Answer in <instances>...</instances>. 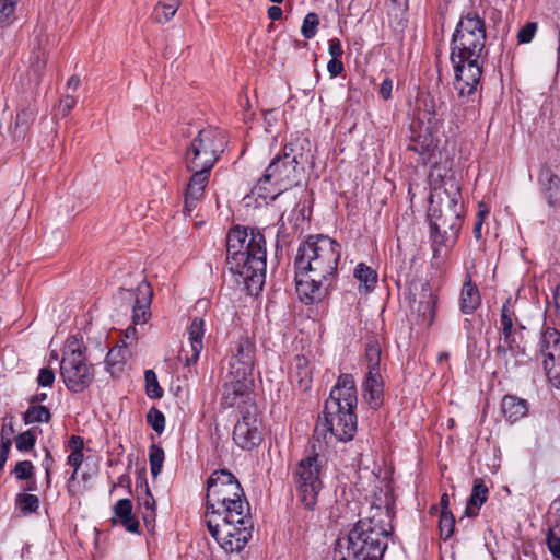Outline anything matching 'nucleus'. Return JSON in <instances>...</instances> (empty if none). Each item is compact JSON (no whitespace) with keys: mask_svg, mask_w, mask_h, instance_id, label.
Instances as JSON below:
<instances>
[{"mask_svg":"<svg viewBox=\"0 0 560 560\" xmlns=\"http://www.w3.org/2000/svg\"><path fill=\"white\" fill-rule=\"evenodd\" d=\"M13 474L18 480H30L34 476V466L31 460L18 462Z\"/></svg>","mask_w":560,"mask_h":560,"instance_id":"44","label":"nucleus"},{"mask_svg":"<svg viewBox=\"0 0 560 560\" xmlns=\"http://www.w3.org/2000/svg\"><path fill=\"white\" fill-rule=\"evenodd\" d=\"M36 118V110L31 107L21 109L14 121V137L24 138L31 124Z\"/></svg>","mask_w":560,"mask_h":560,"instance_id":"29","label":"nucleus"},{"mask_svg":"<svg viewBox=\"0 0 560 560\" xmlns=\"http://www.w3.org/2000/svg\"><path fill=\"white\" fill-rule=\"evenodd\" d=\"M381 355L382 350L378 340L375 338L370 339L365 345V360L369 368L368 372H381Z\"/></svg>","mask_w":560,"mask_h":560,"instance_id":"31","label":"nucleus"},{"mask_svg":"<svg viewBox=\"0 0 560 560\" xmlns=\"http://www.w3.org/2000/svg\"><path fill=\"white\" fill-rule=\"evenodd\" d=\"M36 443V435L33 429L20 433L15 439L16 448L21 452L33 450Z\"/></svg>","mask_w":560,"mask_h":560,"instance_id":"41","label":"nucleus"},{"mask_svg":"<svg viewBox=\"0 0 560 560\" xmlns=\"http://www.w3.org/2000/svg\"><path fill=\"white\" fill-rule=\"evenodd\" d=\"M340 252V244L326 235H310L299 245L295 289L302 303H318L327 295L337 275Z\"/></svg>","mask_w":560,"mask_h":560,"instance_id":"2","label":"nucleus"},{"mask_svg":"<svg viewBox=\"0 0 560 560\" xmlns=\"http://www.w3.org/2000/svg\"><path fill=\"white\" fill-rule=\"evenodd\" d=\"M69 446L71 447V452H82L84 443L83 439L79 435H72L69 440Z\"/></svg>","mask_w":560,"mask_h":560,"instance_id":"58","label":"nucleus"},{"mask_svg":"<svg viewBox=\"0 0 560 560\" xmlns=\"http://www.w3.org/2000/svg\"><path fill=\"white\" fill-rule=\"evenodd\" d=\"M249 503L237 478L228 469L207 480L205 523L226 552L241 551L252 538Z\"/></svg>","mask_w":560,"mask_h":560,"instance_id":"1","label":"nucleus"},{"mask_svg":"<svg viewBox=\"0 0 560 560\" xmlns=\"http://www.w3.org/2000/svg\"><path fill=\"white\" fill-rule=\"evenodd\" d=\"M136 332H137V330H136L135 326H129L125 331L124 342L127 343V340H129V339L136 340L137 339Z\"/></svg>","mask_w":560,"mask_h":560,"instance_id":"62","label":"nucleus"},{"mask_svg":"<svg viewBox=\"0 0 560 560\" xmlns=\"http://www.w3.org/2000/svg\"><path fill=\"white\" fill-rule=\"evenodd\" d=\"M422 128L423 132L417 136H411L410 141L407 144L408 150L419 154L429 153L435 148L433 132H435L438 129H428V127L421 126V129Z\"/></svg>","mask_w":560,"mask_h":560,"instance_id":"27","label":"nucleus"},{"mask_svg":"<svg viewBox=\"0 0 560 560\" xmlns=\"http://www.w3.org/2000/svg\"><path fill=\"white\" fill-rule=\"evenodd\" d=\"M114 517L112 523H119L124 528L132 534L140 533V523L132 514V502L129 499H120L114 505Z\"/></svg>","mask_w":560,"mask_h":560,"instance_id":"22","label":"nucleus"},{"mask_svg":"<svg viewBox=\"0 0 560 560\" xmlns=\"http://www.w3.org/2000/svg\"><path fill=\"white\" fill-rule=\"evenodd\" d=\"M393 81L389 78H385L380 86V95L383 100L387 101L392 97Z\"/></svg>","mask_w":560,"mask_h":560,"instance_id":"54","label":"nucleus"},{"mask_svg":"<svg viewBox=\"0 0 560 560\" xmlns=\"http://www.w3.org/2000/svg\"><path fill=\"white\" fill-rule=\"evenodd\" d=\"M83 460V452H71L68 456L67 463L73 467V469L79 470Z\"/></svg>","mask_w":560,"mask_h":560,"instance_id":"56","label":"nucleus"},{"mask_svg":"<svg viewBox=\"0 0 560 560\" xmlns=\"http://www.w3.org/2000/svg\"><path fill=\"white\" fill-rule=\"evenodd\" d=\"M46 399H47V394L46 393H39V394L33 395L30 398V402L31 404H39V402L45 401Z\"/></svg>","mask_w":560,"mask_h":560,"instance_id":"63","label":"nucleus"},{"mask_svg":"<svg viewBox=\"0 0 560 560\" xmlns=\"http://www.w3.org/2000/svg\"><path fill=\"white\" fill-rule=\"evenodd\" d=\"M205 322L200 317H195L188 327L189 348H183L178 353V360L183 361L186 366L195 364L203 349Z\"/></svg>","mask_w":560,"mask_h":560,"instance_id":"18","label":"nucleus"},{"mask_svg":"<svg viewBox=\"0 0 560 560\" xmlns=\"http://www.w3.org/2000/svg\"><path fill=\"white\" fill-rule=\"evenodd\" d=\"M464 215L460 188L455 182L448 188L438 190L430 197L429 220L434 256L443 248L452 247L458 237Z\"/></svg>","mask_w":560,"mask_h":560,"instance_id":"6","label":"nucleus"},{"mask_svg":"<svg viewBox=\"0 0 560 560\" xmlns=\"http://www.w3.org/2000/svg\"><path fill=\"white\" fill-rule=\"evenodd\" d=\"M75 104H77V100L74 98V96L67 95L66 97H63L60 101V105H59V108H60L62 115L63 116L69 115V113L71 112V109L74 107Z\"/></svg>","mask_w":560,"mask_h":560,"instance_id":"53","label":"nucleus"},{"mask_svg":"<svg viewBox=\"0 0 560 560\" xmlns=\"http://www.w3.org/2000/svg\"><path fill=\"white\" fill-rule=\"evenodd\" d=\"M266 240L257 230L232 228L226 235V265L236 282L252 295L262 290L266 279Z\"/></svg>","mask_w":560,"mask_h":560,"instance_id":"3","label":"nucleus"},{"mask_svg":"<svg viewBox=\"0 0 560 560\" xmlns=\"http://www.w3.org/2000/svg\"><path fill=\"white\" fill-rule=\"evenodd\" d=\"M522 329L524 326L518 323L514 311L510 306V300H508L501 307L500 312V340L495 347V357L498 360L508 364L510 355H515L521 352V341L523 339Z\"/></svg>","mask_w":560,"mask_h":560,"instance_id":"13","label":"nucleus"},{"mask_svg":"<svg viewBox=\"0 0 560 560\" xmlns=\"http://www.w3.org/2000/svg\"><path fill=\"white\" fill-rule=\"evenodd\" d=\"M295 368L298 369V377L300 386L304 389L308 388L311 383V372L307 369V359L303 355L295 357Z\"/></svg>","mask_w":560,"mask_h":560,"instance_id":"38","label":"nucleus"},{"mask_svg":"<svg viewBox=\"0 0 560 560\" xmlns=\"http://www.w3.org/2000/svg\"><path fill=\"white\" fill-rule=\"evenodd\" d=\"M187 171L192 174L187 184L185 194H188V196L194 198L201 199L203 197L205 188L209 182L211 170L197 167V170Z\"/></svg>","mask_w":560,"mask_h":560,"instance_id":"26","label":"nucleus"},{"mask_svg":"<svg viewBox=\"0 0 560 560\" xmlns=\"http://www.w3.org/2000/svg\"><path fill=\"white\" fill-rule=\"evenodd\" d=\"M440 504H441V508H442L441 513H452V512L448 510L450 499H448L447 493H443V494H442V497H441V501H440Z\"/></svg>","mask_w":560,"mask_h":560,"instance_id":"61","label":"nucleus"},{"mask_svg":"<svg viewBox=\"0 0 560 560\" xmlns=\"http://www.w3.org/2000/svg\"><path fill=\"white\" fill-rule=\"evenodd\" d=\"M547 523L548 529L560 530V499H556L550 504Z\"/></svg>","mask_w":560,"mask_h":560,"instance_id":"46","label":"nucleus"},{"mask_svg":"<svg viewBox=\"0 0 560 560\" xmlns=\"http://www.w3.org/2000/svg\"><path fill=\"white\" fill-rule=\"evenodd\" d=\"M60 374L66 387L73 393H81L94 380V366L86 362L82 346L78 340L68 342L60 362Z\"/></svg>","mask_w":560,"mask_h":560,"instance_id":"10","label":"nucleus"},{"mask_svg":"<svg viewBox=\"0 0 560 560\" xmlns=\"http://www.w3.org/2000/svg\"><path fill=\"white\" fill-rule=\"evenodd\" d=\"M145 392L149 398L160 399L163 396V389L159 384L158 376L153 370L144 372Z\"/></svg>","mask_w":560,"mask_h":560,"instance_id":"37","label":"nucleus"},{"mask_svg":"<svg viewBox=\"0 0 560 560\" xmlns=\"http://www.w3.org/2000/svg\"><path fill=\"white\" fill-rule=\"evenodd\" d=\"M24 422L26 424L34 422H49L51 419V413L49 409L42 405H34L28 407V409L24 412Z\"/></svg>","mask_w":560,"mask_h":560,"instance_id":"35","label":"nucleus"},{"mask_svg":"<svg viewBox=\"0 0 560 560\" xmlns=\"http://www.w3.org/2000/svg\"><path fill=\"white\" fill-rule=\"evenodd\" d=\"M224 144L222 131L211 128L199 130L185 152L187 170H212L220 153L223 152Z\"/></svg>","mask_w":560,"mask_h":560,"instance_id":"11","label":"nucleus"},{"mask_svg":"<svg viewBox=\"0 0 560 560\" xmlns=\"http://www.w3.org/2000/svg\"><path fill=\"white\" fill-rule=\"evenodd\" d=\"M501 411L509 422L514 423L527 415L528 402L518 396L505 395L501 402Z\"/></svg>","mask_w":560,"mask_h":560,"instance_id":"23","label":"nucleus"},{"mask_svg":"<svg viewBox=\"0 0 560 560\" xmlns=\"http://www.w3.org/2000/svg\"><path fill=\"white\" fill-rule=\"evenodd\" d=\"M5 425H2L1 430V445H0V470L4 468V465L9 458L12 441L9 436L4 435Z\"/></svg>","mask_w":560,"mask_h":560,"instance_id":"47","label":"nucleus"},{"mask_svg":"<svg viewBox=\"0 0 560 560\" xmlns=\"http://www.w3.org/2000/svg\"><path fill=\"white\" fill-rule=\"evenodd\" d=\"M120 292L135 296L132 322L135 325H143L148 322L151 313L150 305L152 302L153 291L149 282L142 280L136 288V291L120 289Z\"/></svg>","mask_w":560,"mask_h":560,"instance_id":"17","label":"nucleus"},{"mask_svg":"<svg viewBox=\"0 0 560 560\" xmlns=\"http://www.w3.org/2000/svg\"><path fill=\"white\" fill-rule=\"evenodd\" d=\"M357 405L354 378L351 374H341L325 401L324 419L319 418L313 438L318 441L328 436L341 442L352 440L357 432Z\"/></svg>","mask_w":560,"mask_h":560,"instance_id":"4","label":"nucleus"},{"mask_svg":"<svg viewBox=\"0 0 560 560\" xmlns=\"http://www.w3.org/2000/svg\"><path fill=\"white\" fill-rule=\"evenodd\" d=\"M327 69L331 77H337L341 74V72L345 70V67L339 58H331L327 63Z\"/></svg>","mask_w":560,"mask_h":560,"instance_id":"52","label":"nucleus"},{"mask_svg":"<svg viewBox=\"0 0 560 560\" xmlns=\"http://www.w3.org/2000/svg\"><path fill=\"white\" fill-rule=\"evenodd\" d=\"M553 301L557 311L560 313V285L556 288L555 294H553Z\"/></svg>","mask_w":560,"mask_h":560,"instance_id":"64","label":"nucleus"},{"mask_svg":"<svg viewBox=\"0 0 560 560\" xmlns=\"http://www.w3.org/2000/svg\"><path fill=\"white\" fill-rule=\"evenodd\" d=\"M389 24L393 30L402 32L407 26V10L398 9V11H388Z\"/></svg>","mask_w":560,"mask_h":560,"instance_id":"43","label":"nucleus"},{"mask_svg":"<svg viewBox=\"0 0 560 560\" xmlns=\"http://www.w3.org/2000/svg\"><path fill=\"white\" fill-rule=\"evenodd\" d=\"M445 106L442 102L436 104L432 95H427L422 100V106L419 107L418 121L420 126H425L428 129H439L444 120Z\"/></svg>","mask_w":560,"mask_h":560,"instance_id":"20","label":"nucleus"},{"mask_svg":"<svg viewBox=\"0 0 560 560\" xmlns=\"http://www.w3.org/2000/svg\"><path fill=\"white\" fill-rule=\"evenodd\" d=\"M19 0H0V24L7 23L15 11Z\"/></svg>","mask_w":560,"mask_h":560,"instance_id":"48","label":"nucleus"},{"mask_svg":"<svg viewBox=\"0 0 560 560\" xmlns=\"http://www.w3.org/2000/svg\"><path fill=\"white\" fill-rule=\"evenodd\" d=\"M256 346L249 338H242L237 341L235 353L230 362V374L243 380L253 375L255 364Z\"/></svg>","mask_w":560,"mask_h":560,"instance_id":"16","label":"nucleus"},{"mask_svg":"<svg viewBox=\"0 0 560 560\" xmlns=\"http://www.w3.org/2000/svg\"><path fill=\"white\" fill-rule=\"evenodd\" d=\"M55 372L50 368H42L37 376V383L42 387H51L55 382Z\"/></svg>","mask_w":560,"mask_h":560,"instance_id":"51","label":"nucleus"},{"mask_svg":"<svg viewBox=\"0 0 560 560\" xmlns=\"http://www.w3.org/2000/svg\"><path fill=\"white\" fill-rule=\"evenodd\" d=\"M537 183L539 190L549 207H558L560 205V177L545 165L539 171Z\"/></svg>","mask_w":560,"mask_h":560,"instance_id":"19","label":"nucleus"},{"mask_svg":"<svg viewBox=\"0 0 560 560\" xmlns=\"http://www.w3.org/2000/svg\"><path fill=\"white\" fill-rule=\"evenodd\" d=\"M481 298L478 288L468 278L462 288L460 292V311L464 314H471L480 305Z\"/></svg>","mask_w":560,"mask_h":560,"instance_id":"25","label":"nucleus"},{"mask_svg":"<svg viewBox=\"0 0 560 560\" xmlns=\"http://www.w3.org/2000/svg\"><path fill=\"white\" fill-rule=\"evenodd\" d=\"M328 51L331 58H340L343 54L341 42L338 38H331L329 40Z\"/></svg>","mask_w":560,"mask_h":560,"instance_id":"55","label":"nucleus"},{"mask_svg":"<svg viewBox=\"0 0 560 560\" xmlns=\"http://www.w3.org/2000/svg\"><path fill=\"white\" fill-rule=\"evenodd\" d=\"M318 24H319L318 15L316 13H314V12H310L304 18V21H303V24H302V27H301L302 35L305 38H307V39L313 38L316 35V33H317Z\"/></svg>","mask_w":560,"mask_h":560,"instance_id":"39","label":"nucleus"},{"mask_svg":"<svg viewBox=\"0 0 560 560\" xmlns=\"http://www.w3.org/2000/svg\"><path fill=\"white\" fill-rule=\"evenodd\" d=\"M440 535L446 540L448 539L455 529V517L452 513H441L439 522Z\"/></svg>","mask_w":560,"mask_h":560,"instance_id":"42","label":"nucleus"},{"mask_svg":"<svg viewBox=\"0 0 560 560\" xmlns=\"http://www.w3.org/2000/svg\"><path fill=\"white\" fill-rule=\"evenodd\" d=\"M139 505L142 509V520L147 527L153 526L155 521V500L149 489V486L145 485L144 497L138 494Z\"/></svg>","mask_w":560,"mask_h":560,"instance_id":"28","label":"nucleus"},{"mask_svg":"<svg viewBox=\"0 0 560 560\" xmlns=\"http://www.w3.org/2000/svg\"><path fill=\"white\" fill-rule=\"evenodd\" d=\"M489 490L481 478L474 480L471 494L467 501L465 515L468 517H476L480 508L488 499Z\"/></svg>","mask_w":560,"mask_h":560,"instance_id":"24","label":"nucleus"},{"mask_svg":"<svg viewBox=\"0 0 560 560\" xmlns=\"http://www.w3.org/2000/svg\"><path fill=\"white\" fill-rule=\"evenodd\" d=\"M15 504L24 515L33 514L37 513L39 509V499L35 494L19 493L15 498Z\"/></svg>","mask_w":560,"mask_h":560,"instance_id":"34","label":"nucleus"},{"mask_svg":"<svg viewBox=\"0 0 560 560\" xmlns=\"http://www.w3.org/2000/svg\"><path fill=\"white\" fill-rule=\"evenodd\" d=\"M362 395L371 409L377 410L384 402V382L381 372H368L362 384Z\"/></svg>","mask_w":560,"mask_h":560,"instance_id":"21","label":"nucleus"},{"mask_svg":"<svg viewBox=\"0 0 560 560\" xmlns=\"http://www.w3.org/2000/svg\"><path fill=\"white\" fill-rule=\"evenodd\" d=\"M486 44L485 21L476 12L463 15L452 37L451 61L479 59Z\"/></svg>","mask_w":560,"mask_h":560,"instance_id":"8","label":"nucleus"},{"mask_svg":"<svg viewBox=\"0 0 560 560\" xmlns=\"http://www.w3.org/2000/svg\"><path fill=\"white\" fill-rule=\"evenodd\" d=\"M546 544L552 557L560 560V530L548 529Z\"/></svg>","mask_w":560,"mask_h":560,"instance_id":"45","label":"nucleus"},{"mask_svg":"<svg viewBox=\"0 0 560 560\" xmlns=\"http://www.w3.org/2000/svg\"><path fill=\"white\" fill-rule=\"evenodd\" d=\"M455 79L454 89L464 108L463 120L474 121L478 116V85L482 75V66L479 59H457L452 61Z\"/></svg>","mask_w":560,"mask_h":560,"instance_id":"9","label":"nucleus"},{"mask_svg":"<svg viewBox=\"0 0 560 560\" xmlns=\"http://www.w3.org/2000/svg\"><path fill=\"white\" fill-rule=\"evenodd\" d=\"M389 532L374 518L359 520L335 546L336 560H383Z\"/></svg>","mask_w":560,"mask_h":560,"instance_id":"7","label":"nucleus"},{"mask_svg":"<svg viewBox=\"0 0 560 560\" xmlns=\"http://www.w3.org/2000/svg\"><path fill=\"white\" fill-rule=\"evenodd\" d=\"M179 7L178 0H163L154 9V19L159 23L168 22L176 13Z\"/></svg>","mask_w":560,"mask_h":560,"instance_id":"32","label":"nucleus"},{"mask_svg":"<svg viewBox=\"0 0 560 560\" xmlns=\"http://www.w3.org/2000/svg\"><path fill=\"white\" fill-rule=\"evenodd\" d=\"M268 16L272 21H277L282 16V9L277 5H272L268 9Z\"/></svg>","mask_w":560,"mask_h":560,"instance_id":"60","label":"nucleus"},{"mask_svg":"<svg viewBox=\"0 0 560 560\" xmlns=\"http://www.w3.org/2000/svg\"><path fill=\"white\" fill-rule=\"evenodd\" d=\"M147 422L152 429L161 434L165 429V416L158 408L152 407L147 413Z\"/></svg>","mask_w":560,"mask_h":560,"instance_id":"40","label":"nucleus"},{"mask_svg":"<svg viewBox=\"0 0 560 560\" xmlns=\"http://www.w3.org/2000/svg\"><path fill=\"white\" fill-rule=\"evenodd\" d=\"M119 355H120L119 351L112 349L108 351V353L105 358L106 369L112 374H114L116 372V370L121 369V366H118L122 363V359H118Z\"/></svg>","mask_w":560,"mask_h":560,"instance_id":"50","label":"nucleus"},{"mask_svg":"<svg viewBox=\"0 0 560 560\" xmlns=\"http://www.w3.org/2000/svg\"><path fill=\"white\" fill-rule=\"evenodd\" d=\"M199 200L200 198H194L191 196H188V194H185L184 213L190 214L196 208L197 202Z\"/></svg>","mask_w":560,"mask_h":560,"instance_id":"57","label":"nucleus"},{"mask_svg":"<svg viewBox=\"0 0 560 560\" xmlns=\"http://www.w3.org/2000/svg\"><path fill=\"white\" fill-rule=\"evenodd\" d=\"M320 469L319 456L315 454L301 459L294 471L298 498L307 510L315 508L323 487Z\"/></svg>","mask_w":560,"mask_h":560,"instance_id":"12","label":"nucleus"},{"mask_svg":"<svg viewBox=\"0 0 560 560\" xmlns=\"http://www.w3.org/2000/svg\"><path fill=\"white\" fill-rule=\"evenodd\" d=\"M310 153L303 142L296 140L287 143L267 166L258 179L254 191L262 199L275 200L280 194L301 184Z\"/></svg>","mask_w":560,"mask_h":560,"instance_id":"5","label":"nucleus"},{"mask_svg":"<svg viewBox=\"0 0 560 560\" xmlns=\"http://www.w3.org/2000/svg\"><path fill=\"white\" fill-rule=\"evenodd\" d=\"M164 450L156 444H152L149 448V462L151 474L153 477H158L162 470L164 462Z\"/></svg>","mask_w":560,"mask_h":560,"instance_id":"36","label":"nucleus"},{"mask_svg":"<svg viewBox=\"0 0 560 560\" xmlns=\"http://www.w3.org/2000/svg\"><path fill=\"white\" fill-rule=\"evenodd\" d=\"M233 441L243 450H252L262 441L256 406L241 410V419L233 430Z\"/></svg>","mask_w":560,"mask_h":560,"instance_id":"14","label":"nucleus"},{"mask_svg":"<svg viewBox=\"0 0 560 560\" xmlns=\"http://www.w3.org/2000/svg\"><path fill=\"white\" fill-rule=\"evenodd\" d=\"M398 9L407 10L408 0H389L388 11H398Z\"/></svg>","mask_w":560,"mask_h":560,"instance_id":"59","label":"nucleus"},{"mask_svg":"<svg viewBox=\"0 0 560 560\" xmlns=\"http://www.w3.org/2000/svg\"><path fill=\"white\" fill-rule=\"evenodd\" d=\"M354 278L360 281L366 291L372 290L377 281V273L365 264H359L354 269Z\"/></svg>","mask_w":560,"mask_h":560,"instance_id":"33","label":"nucleus"},{"mask_svg":"<svg viewBox=\"0 0 560 560\" xmlns=\"http://www.w3.org/2000/svg\"><path fill=\"white\" fill-rule=\"evenodd\" d=\"M553 346L560 345V334L555 329H547L542 334L541 353L544 355L542 364L546 370L549 369V363L553 362V352L550 350V343Z\"/></svg>","mask_w":560,"mask_h":560,"instance_id":"30","label":"nucleus"},{"mask_svg":"<svg viewBox=\"0 0 560 560\" xmlns=\"http://www.w3.org/2000/svg\"><path fill=\"white\" fill-rule=\"evenodd\" d=\"M536 30H537V24L536 23L529 22V23L525 24L518 31V34H517L518 43H521V44L530 43L532 39L534 38Z\"/></svg>","mask_w":560,"mask_h":560,"instance_id":"49","label":"nucleus"},{"mask_svg":"<svg viewBox=\"0 0 560 560\" xmlns=\"http://www.w3.org/2000/svg\"><path fill=\"white\" fill-rule=\"evenodd\" d=\"M252 383V377L243 380L230 374V381L224 385L221 405L224 408L237 407L240 411L248 406H256L250 390Z\"/></svg>","mask_w":560,"mask_h":560,"instance_id":"15","label":"nucleus"}]
</instances>
